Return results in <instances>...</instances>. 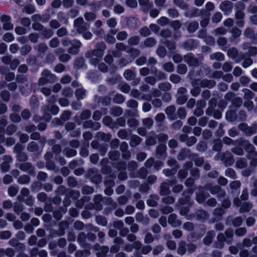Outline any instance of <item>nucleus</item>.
Masks as SVG:
<instances>
[{
	"instance_id": "f257e3e1",
	"label": "nucleus",
	"mask_w": 257,
	"mask_h": 257,
	"mask_svg": "<svg viewBox=\"0 0 257 257\" xmlns=\"http://www.w3.org/2000/svg\"><path fill=\"white\" fill-rule=\"evenodd\" d=\"M56 81V76L52 74L48 69H44L41 74V77L39 78L38 85L44 86L48 83H52Z\"/></svg>"
},
{
	"instance_id": "f03ea898",
	"label": "nucleus",
	"mask_w": 257,
	"mask_h": 257,
	"mask_svg": "<svg viewBox=\"0 0 257 257\" xmlns=\"http://www.w3.org/2000/svg\"><path fill=\"white\" fill-rule=\"evenodd\" d=\"M204 58L203 56L199 58L195 56L192 53H188L184 56V61L189 67H197L202 63Z\"/></svg>"
},
{
	"instance_id": "7ed1b4c3",
	"label": "nucleus",
	"mask_w": 257,
	"mask_h": 257,
	"mask_svg": "<svg viewBox=\"0 0 257 257\" xmlns=\"http://www.w3.org/2000/svg\"><path fill=\"white\" fill-rule=\"evenodd\" d=\"M200 188L209 191L212 194L216 195L218 199L224 198L226 195L225 191L219 185L213 186L211 183H208Z\"/></svg>"
},
{
	"instance_id": "20e7f679",
	"label": "nucleus",
	"mask_w": 257,
	"mask_h": 257,
	"mask_svg": "<svg viewBox=\"0 0 257 257\" xmlns=\"http://www.w3.org/2000/svg\"><path fill=\"white\" fill-rule=\"evenodd\" d=\"M214 159L217 161H221L226 167L231 166L234 162L232 154L229 151H226L223 153H217Z\"/></svg>"
},
{
	"instance_id": "39448f33",
	"label": "nucleus",
	"mask_w": 257,
	"mask_h": 257,
	"mask_svg": "<svg viewBox=\"0 0 257 257\" xmlns=\"http://www.w3.org/2000/svg\"><path fill=\"white\" fill-rule=\"evenodd\" d=\"M238 145L242 146L245 151L248 153V155L247 156L248 159H250L256 155L255 147L249 141L241 139H238Z\"/></svg>"
},
{
	"instance_id": "423d86ee",
	"label": "nucleus",
	"mask_w": 257,
	"mask_h": 257,
	"mask_svg": "<svg viewBox=\"0 0 257 257\" xmlns=\"http://www.w3.org/2000/svg\"><path fill=\"white\" fill-rule=\"evenodd\" d=\"M98 45L100 47V49H95L93 50H89L87 51L85 54V57L90 58L94 56L101 58L103 55V50L106 49V45L103 42H101L98 44Z\"/></svg>"
},
{
	"instance_id": "0eeeda50",
	"label": "nucleus",
	"mask_w": 257,
	"mask_h": 257,
	"mask_svg": "<svg viewBox=\"0 0 257 257\" xmlns=\"http://www.w3.org/2000/svg\"><path fill=\"white\" fill-rule=\"evenodd\" d=\"M74 27L79 34L89 29V24L84 22L82 17H79L74 21Z\"/></svg>"
},
{
	"instance_id": "6e6552de",
	"label": "nucleus",
	"mask_w": 257,
	"mask_h": 257,
	"mask_svg": "<svg viewBox=\"0 0 257 257\" xmlns=\"http://www.w3.org/2000/svg\"><path fill=\"white\" fill-rule=\"evenodd\" d=\"M238 128L242 131L246 136H251L257 132V124L253 123L249 126L245 123H241L238 125Z\"/></svg>"
},
{
	"instance_id": "1a4fd4ad",
	"label": "nucleus",
	"mask_w": 257,
	"mask_h": 257,
	"mask_svg": "<svg viewBox=\"0 0 257 257\" xmlns=\"http://www.w3.org/2000/svg\"><path fill=\"white\" fill-rule=\"evenodd\" d=\"M3 162L0 165V169L2 173H5L10 170L13 159L11 156L7 155L3 157Z\"/></svg>"
},
{
	"instance_id": "9d476101",
	"label": "nucleus",
	"mask_w": 257,
	"mask_h": 257,
	"mask_svg": "<svg viewBox=\"0 0 257 257\" xmlns=\"http://www.w3.org/2000/svg\"><path fill=\"white\" fill-rule=\"evenodd\" d=\"M19 169L23 171L26 172L31 176H35L36 172L34 166L30 162H24L19 165Z\"/></svg>"
},
{
	"instance_id": "9b49d317",
	"label": "nucleus",
	"mask_w": 257,
	"mask_h": 257,
	"mask_svg": "<svg viewBox=\"0 0 257 257\" xmlns=\"http://www.w3.org/2000/svg\"><path fill=\"white\" fill-rule=\"evenodd\" d=\"M71 47L68 49V52L72 55H77L79 52V49L82 46L81 42L77 39L72 40Z\"/></svg>"
},
{
	"instance_id": "f8f14e48",
	"label": "nucleus",
	"mask_w": 257,
	"mask_h": 257,
	"mask_svg": "<svg viewBox=\"0 0 257 257\" xmlns=\"http://www.w3.org/2000/svg\"><path fill=\"white\" fill-rule=\"evenodd\" d=\"M11 17L9 15H3L1 17L0 20L3 23V28L5 30H12L14 28L13 24L11 22Z\"/></svg>"
},
{
	"instance_id": "ddd939ff",
	"label": "nucleus",
	"mask_w": 257,
	"mask_h": 257,
	"mask_svg": "<svg viewBox=\"0 0 257 257\" xmlns=\"http://www.w3.org/2000/svg\"><path fill=\"white\" fill-rule=\"evenodd\" d=\"M219 8L225 15L228 16L232 11L233 4L229 1H225L220 4Z\"/></svg>"
},
{
	"instance_id": "4468645a",
	"label": "nucleus",
	"mask_w": 257,
	"mask_h": 257,
	"mask_svg": "<svg viewBox=\"0 0 257 257\" xmlns=\"http://www.w3.org/2000/svg\"><path fill=\"white\" fill-rule=\"evenodd\" d=\"M200 188V187L199 188V192L196 193V200L198 203L202 204L210 196V194L207 192H205L204 189Z\"/></svg>"
},
{
	"instance_id": "2eb2a0df",
	"label": "nucleus",
	"mask_w": 257,
	"mask_h": 257,
	"mask_svg": "<svg viewBox=\"0 0 257 257\" xmlns=\"http://www.w3.org/2000/svg\"><path fill=\"white\" fill-rule=\"evenodd\" d=\"M101 126L99 122H94L91 120H85L83 123V127L84 128H92L93 130H98Z\"/></svg>"
},
{
	"instance_id": "dca6fc26",
	"label": "nucleus",
	"mask_w": 257,
	"mask_h": 257,
	"mask_svg": "<svg viewBox=\"0 0 257 257\" xmlns=\"http://www.w3.org/2000/svg\"><path fill=\"white\" fill-rule=\"evenodd\" d=\"M196 41L192 39H189L181 44V47L187 51L194 49L196 45Z\"/></svg>"
},
{
	"instance_id": "f3484780",
	"label": "nucleus",
	"mask_w": 257,
	"mask_h": 257,
	"mask_svg": "<svg viewBox=\"0 0 257 257\" xmlns=\"http://www.w3.org/2000/svg\"><path fill=\"white\" fill-rule=\"evenodd\" d=\"M104 198L102 197V195L98 194L96 195L94 198L93 201L94 204L92 205L93 208H94L96 210H101L102 209V205L101 203L103 202Z\"/></svg>"
},
{
	"instance_id": "a211bd4d",
	"label": "nucleus",
	"mask_w": 257,
	"mask_h": 257,
	"mask_svg": "<svg viewBox=\"0 0 257 257\" xmlns=\"http://www.w3.org/2000/svg\"><path fill=\"white\" fill-rule=\"evenodd\" d=\"M168 223L173 227H178L182 224V222L177 219V216L174 213H172L169 216Z\"/></svg>"
},
{
	"instance_id": "6ab92c4d",
	"label": "nucleus",
	"mask_w": 257,
	"mask_h": 257,
	"mask_svg": "<svg viewBox=\"0 0 257 257\" xmlns=\"http://www.w3.org/2000/svg\"><path fill=\"white\" fill-rule=\"evenodd\" d=\"M176 107L174 105H170L167 107L165 110V112L167 115L168 118L171 120H175L177 117L175 114Z\"/></svg>"
},
{
	"instance_id": "aec40b11",
	"label": "nucleus",
	"mask_w": 257,
	"mask_h": 257,
	"mask_svg": "<svg viewBox=\"0 0 257 257\" xmlns=\"http://www.w3.org/2000/svg\"><path fill=\"white\" fill-rule=\"evenodd\" d=\"M91 111L89 109H85L82 111V112L80 114V117H76L75 120L78 124H80L81 123L82 120H87V119H89L91 117Z\"/></svg>"
},
{
	"instance_id": "412c9836",
	"label": "nucleus",
	"mask_w": 257,
	"mask_h": 257,
	"mask_svg": "<svg viewBox=\"0 0 257 257\" xmlns=\"http://www.w3.org/2000/svg\"><path fill=\"white\" fill-rule=\"evenodd\" d=\"M102 123L111 129H117L116 123L114 121L112 118L109 116H105L102 119Z\"/></svg>"
},
{
	"instance_id": "4be33fe9",
	"label": "nucleus",
	"mask_w": 257,
	"mask_h": 257,
	"mask_svg": "<svg viewBox=\"0 0 257 257\" xmlns=\"http://www.w3.org/2000/svg\"><path fill=\"white\" fill-rule=\"evenodd\" d=\"M138 1L142 10L145 12H148L154 6L153 2H150V0H138Z\"/></svg>"
},
{
	"instance_id": "5701e85b",
	"label": "nucleus",
	"mask_w": 257,
	"mask_h": 257,
	"mask_svg": "<svg viewBox=\"0 0 257 257\" xmlns=\"http://www.w3.org/2000/svg\"><path fill=\"white\" fill-rule=\"evenodd\" d=\"M226 239L222 233H220L217 236V241L214 244V247L218 248H222L226 242Z\"/></svg>"
},
{
	"instance_id": "b1692460",
	"label": "nucleus",
	"mask_w": 257,
	"mask_h": 257,
	"mask_svg": "<svg viewBox=\"0 0 257 257\" xmlns=\"http://www.w3.org/2000/svg\"><path fill=\"white\" fill-rule=\"evenodd\" d=\"M167 147L166 145L161 144L158 146L156 149V155L159 158H165L166 157Z\"/></svg>"
},
{
	"instance_id": "393cba45",
	"label": "nucleus",
	"mask_w": 257,
	"mask_h": 257,
	"mask_svg": "<svg viewBox=\"0 0 257 257\" xmlns=\"http://www.w3.org/2000/svg\"><path fill=\"white\" fill-rule=\"evenodd\" d=\"M215 232L213 230H210L207 232L206 236L203 238V242L206 245H209L212 242L215 236Z\"/></svg>"
},
{
	"instance_id": "a878e982",
	"label": "nucleus",
	"mask_w": 257,
	"mask_h": 257,
	"mask_svg": "<svg viewBox=\"0 0 257 257\" xmlns=\"http://www.w3.org/2000/svg\"><path fill=\"white\" fill-rule=\"evenodd\" d=\"M209 217L208 213L203 209H199L196 212V219L204 221Z\"/></svg>"
},
{
	"instance_id": "bb28decb",
	"label": "nucleus",
	"mask_w": 257,
	"mask_h": 257,
	"mask_svg": "<svg viewBox=\"0 0 257 257\" xmlns=\"http://www.w3.org/2000/svg\"><path fill=\"white\" fill-rule=\"evenodd\" d=\"M157 135L154 132H151L146 140V144L147 146H153L157 143Z\"/></svg>"
},
{
	"instance_id": "cd10ccee",
	"label": "nucleus",
	"mask_w": 257,
	"mask_h": 257,
	"mask_svg": "<svg viewBox=\"0 0 257 257\" xmlns=\"http://www.w3.org/2000/svg\"><path fill=\"white\" fill-rule=\"evenodd\" d=\"M185 26L189 33H194L199 28V24L196 21H192L189 23H186Z\"/></svg>"
},
{
	"instance_id": "c85d7f7f",
	"label": "nucleus",
	"mask_w": 257,
	"mask_h": 257,
	"mask_svg": "<svg viewBox=\"0 0 257 257\" xmlns=\"http://www.w3.org/2000/svg\"><path fill=\"white\" fill-rule=\"evenodd\" d=\"M170 193L169 183L166 182H163L160 186V195H167Z\"/></svg>"
},
{
	"instance_id": "c756f323",
	"label": "nucleus",
	"mask_w": 257,
	"mask_h": 257,
	"mask_svg": "<svg viewBox=\"0 0 257 257\" xmlns=\"http://www.w3.org/2000/svg\"><path fill=\"white\" fill-rule=\"evenodd\" d=\"M159 199V197L158 195H151L147 201V205L151 207H156L158 205L157 201Z\"/></svg>"
},
{
	"instance_id": "7c9ffc66",
	"label": "nucleus",
	"mask_w": 257,
	"mask_h": 257,
	"mask_svg": "<svg viewBox=\"0 0 257 257\" xmlns=\"http://www.w3.org/2000/svg\"><path fill=\"white\" fill-rule=\"evenodd\" d=\"M142 141L143 140L141 138L137 135H134L131 137L130 145L131 147H136L138 146Z\"/></svg>"
},
{
	"instance_id": "2f4dec72",
	"label": "nucleus",
	"mask_w": 257,
	"mask_h": 257,
	"mask_svg": "<svg viewBox=\"0 0 257 257\" xmlns=\"http://www.w3.org/2000/svg\"><path fill=\"white\" fill-rule=\"evenodd\" d=\"M216 84V82L213 80L203 79L201 81L200 86L202 87L211 88Z\"/></svg>"
},
{
	"instance_id": "473e14b6",
	"label": "nucleus",
	"mask_w": 257,
	"mask_h": 257,
	"mask_svg": "<svg viewBox=\"0 0 257 257\" xmlns=\"http://www.w3.org/2000/svg\"><path fill=\"white\" fill-rule=\"evenodd\" d=\"M139 21L133 17L129 18L127 21V25L130 29H136L138 27Z\"/></svg>"
},
{
	"instance_id": "72a5a7b5",
	"label": "nucleus",
	"mask_w": 257,
	"mask_h": 257,
	"mask_svg": "<svg viewBox=\"0 0 257 257\" xmlns=\"http://www.w3.org/2000/svg\"><path fill=\"white\" fill-rule=\"evenodd\" d=\"M225 117L228 121L233 122L235 121L237 119L236 112L232 110H228L226 112Z\"/></svg>"
},
{
	"instance_id": "f704fd0d",
	"label": "nucleus",
	"mask_w": 257,
	"mask_h": 257,
	"mask_svg": "<svg viewBox=\"0 0 257 257\" xmlns=\"http://www.w3.org/2000/svg\"><path fill=\"white\" fill-rule=\"evenodd\" d=\"M247 166V162L245 158H241L236 161L235 167L240 169H244Z\"/></svg>"
},
{
	"instance_id": "c9c22d12",
	"label": "nucleus",
	"mask_w": 257,
	"mask_h": 257,
	"mask_svg": "<svg viewBox=\"0 0 257 257\" xmlns=\"http://www.w3.org/2000/svg\"><path fill=\"white\" fill-rule=\"evenodd\" d=\"M190 157L191 159H195L194 160L195 164L196 166L198 167L201 166L204 163L203 158L202 157H198V155L197 154L193 153L191 155H190Z\"/></svg>"
},
{
	"instance_id": "e433bc0d",
	"label": "nucleus",
	"mask_w": 257,
	"mask_h": 257,
	"mask_svg": "<svg viewBox=\"0 0 257 257\" xmlns=\"http://www.w3.org/2000/svg\"><path fill=\"white\" fill-rule=\"evenodd\" d=\"M190 154V150L187 148L182 149L177 156L179 160H185Z\"/></svg>"
},
{
	"instance_id": "4c0bfd02",
	"label": "nucleus",
	"mask_w": 257,
	"mask_h": 257,
	"mask_svg": "<svg viewBox=\"0 0 257 257\" xmlns=\"http://www.w3.org/2000/svg\"><path fill=\"white\" fill-rule=\"evenodd\" d=\"M187 251L186 243L184 241H181L178 244L177 253L179 255H183L185 254Z\"/></svg>"
},
{
	"instance_id": "58836bf2",
	"label": "nucleus",
	"mask_w": 257,
	"mask_h": 257,
	"mask_svg": "<svg viewBox=\"0 0 257 257\" xmlns=\"http://www.w3.org/2000/svg\"><path fill=\"white\" fill-rule=\"evenodd\" d=\"M86 238V234L83 232H81L78 234L77 240L82 247H85L87 245L85 242Z\"/></svg>"
},
{
	"instance_id": "ea45409f",
	"label": "nucleus",
	"mask_w": 257,
	"mask_h": 257,
	"mask_svg": "<svg viewBox=\"0 0 257 257\" xmlns=\"http://www.w3.org/2000/svg\"><path fill=\"white\" fill-rule=\"evenodd\" d=\"M244 35L248 38L252 39L253 41L256 40V34L254 31L250 28H247L244 32Z\"/></svg>"
},
{
	"instance_id": "a19ab883",
	"label": "nucleus",
	"mask_w": 257,
	"mask_h": 257,
	"mask_svg": "<svg viewBox=\"0 0 257 257\" xmlns=\"http://www.w3.org/2000/svg\"><path fill=\"white\" fill-rule=\"evenodd\" d=\"M247 55V53L241 54V59H244L242 63V66L244 68H247L253 63V60L250 57L245 58V56Z\"/></svg>"
},
{
	"instance_id": "79ce46f5",
	"label": "nucleus",
	"mask_w": 257,
	"mask_h": 257,
	"mask_svg": "<svg viewBox=\"0 0 257 257\" xmlns=\"http://www.w3.org/2000/svg\"><path fill=\"white\" fill-rule=\"evenodd\" d=\"M123 110L119 106H114L110 109V114L114 116H119L122 114Z\"/></svg>"
},
{
	"instance_id": "37998d69",
	"label": "nucleus",
	"mask_w": 257,
	"mask_h": 257,
	"mask_svg": "<svg viewBox=\"0 0 257 257\" xmlns=\"http://www.w3.org/2000/svg\"><path fill=\"white\" fill-rule=\"evenodd\" d=\"M86 91L83 88H78L75 90V94L78 100L83 99L86 95Z\"/></svg>"
},
{
	"instance_id": "c03bdc74",
	"label": "nucleus",
	"mask_w": 257,
	"mask_h": 257,
	"mask_svg": "<svg viewBox=\"0 0 257 257\" xmlns=\"http://www.w3.org/2000/svg\"><path fill=\"white\" fill-rule=\"evenodd\" d=\"M157 44L156 40L152 37H149L146 39L144 42L145 47L151 48L154 47Z\"/></svg>"
},
{
	"instance_id": "a18cd8bd",
	"label": "nucleus",
	"mask_w": 257,
	"mask_h": 257,
	"mask_svg": "<svg viewBox=\"0 0 257 257\" xmlns=\"http://www.w3.org/2000/svg\"><path fill=\"white\" fill-rule=\"evenodd\" d=\"M210 59L212 60L222 61L224 60V55L221 52H215L210 55Z\"/></svg>"
},
{
	"instance_id": "49530a36",
	"label": "nucleus",
	"mask_w": 257,
	"mask_h": 257,
	"mask_svg": "<svg viewBox=\"0 0 257 257\" xmlns=\"http://www.w3.org/2000/svg\"><path fill=\"white\" fill-rule=\"evenodd\" d=\"M34 48L40 54L45 53L48 49V47L47 45L43 43L38 44L34 47Z\"/></svg>"
},
{
	"instance_id": "de8ad7c7",
	"label": "nucleus",
	"mask_w": 257,
	"mask_h": 257,
	"mask_svg": "<svg viewBox=\"0 0 257 257\" xmlns=\"http://www.w3.org/2000/svg\"><path fill=\"white\" fill-rule=\"evenodd\" d=\"M159 89L162 91H168L172 88L171 84L168 82H162L158 84Z\"/></svg>"
},
{
	"instance_id": "09e8293b",
	"label": "nucleus",
	"mask_w": 257,
	"mask_h": 257,
	"mask_svg": "<svg viewBox=\"0 0 257 257\" xmlns=\"http://www.w3.org/2000/svg\"><path fill=\"white\" fill-rule=\"evenodd\" d=\"M245 6L243 4H240V9L237 10L235 14V19H244L245 14L242 10L244 9Z\"/></svg>"
},
{
	"instance_id": "8fccbe9b",
	"label": "nucleus",
	"mask_w": 257,
	"mask_h": 257,
	"mask_svg": "<svg viewBox=\"0 0 257 257\" xmlns=\"http://www.w3.org/2000/svg\"><path fill=\"white\" fill-rule=\"evenodd\" d=\"M124 77L127 80H131L134 79L136 76V74L135 72L133 71L131 69H127L126 70L124 73H123Z\"/></svg>"
},
{
	"instance_id": "3c124183",
	"label": "nucleus",
	"mask_w": 257,
	"mask_h": 257,
	"mask_svg": "<svg viewBox=\"0 0 257 257\" xmlns=\"http://www.w3.org/2000/svg\"><path fill=\"white\" fill-rule=\"evenodd\" d=\"M97 137L104 142H108L111 138V136L109 134H105L103 132H98L97 133Z\"/></svg>"
},
{
	"instance_id": "603ef678",
	"label": "nucleus",
	"mask_w": 257,
	"mask_h": 257,
	"mask_svg": "<svg viewBox=\"0 0 257 257\" xmlns=\"http://www.w3.org/2000/svg\"><path fill=\"white\" fill-rule=\"evenodd\" d=\"M225 237L226 239V242L230 244L232 242V238L233 236V231L232 229H227L225 231Z\"/></svg>"
},
{
	"instance_id": "864d4df0",
	"label": "nucleus",
	"mask_w": 257,
	"mask_h": 257,
	"mask_svg": "<svg viewBox=\"0 0 257 257\" xmlns=\"http://www.w3.org/2000/svg\"><path fill=\"white\" fill-rule=\"evenodd\" d=\"M53 35L54 32L50 29L44 28L41 32V35L46 39L50 38Z\"/></svg>"
},
{
	"instance_id": "5fc2aeb1",
	"label": "nucleus",
	"mask_w": 257,
	"mask_h": 257,
	"mask_svg": "<svg viewBox=\"0 0 257 257\" xmlns=\"http://www.w3.org/2000/svg\"><path fill=\"white\" fill-rule=\"evenodd\" d=\"M30 177L27 175H23L20 176L17 182L20 184H27L30 182Z\"/></svg>"
},
{
	"instance_id": "6e6d98bb",
	"label": "nucleus",
	"mask_w": 257,
	"mask_h": 257,
	"mask_svg": "<svg viewBox=\"0 0 257 257\" xmlns=\"http://www.w3.org/2000/svg\"><path fill=\"white\" fill-rule=\"evenodd\" d=\"M116 174H110L109 178H107L104 182L105 186L112 187L114 185V181L111 178H115L116 177Z\"/></svg>"
},
{
	"instance_id": "4d7b16f0",
	"label": "nucleus",
	"mask_w": 257,
	"mask_h": 257,
	"mask_svg": "<svg viewBox=\"0 0 257 257\" xmlns=\"http://www.w3.org/2000/svg\"><path fill=\"white\" fill-rule=\"evenodd\" d=\"M42 113L43 114V117L46 120H50L51 118V115L49 114L50 107L48 105H44L41 108Z\"/></svg>"
},
{
	"instance_id": "13d9d810",
	"label": "nucleus",
	"mask_w": 257,
	"mask_h": 257,
	"mask_svg": "<svg viewBox=\"0 0 257 257\" xmlns=\"http://www.w3.org/2000/svg\"><path fill=\"white\" fill-rule=\"evenodd\" d=\"M109 251V247L107 246H102L99 251L96 253L97 257H106Z\"/></svg>"
},
{
	"instance_id": "bf43d9fd",
	"label": "nucleus",
	"mask_w": 257,
	"mask_h": 257,
	"mask_svg": "<svg viewBox=\"0 0 257 257\" xmlns=\"http://www.w3.org/2000/svg\"><path fill=\"white\" fill-rule=\"evenodd\" d=\"M140 39L138 36L131 37L127 40V43L130 46H136L140 43Z\"/></svg>"
},
{
	"instance_id": "052dcab7",
	"label": "nucleus",
	"mask_w": 257,
	"mask_h": 257,
	"mask_svg": "<svg viewBox=\"0 0 257 257\" xmlns=\"http://www.w3.org/2000/svg\"><path fill=\"white\" fill-rule=\"evenodd\" d=\"M242 91L244 93L243 98L247 100L252 98L255 95L252 91L247 88H244Z\"/></svg>"
},
{
	"instance_id": "680f3d73",
	"label": "nucleus",
	"mask_w": 257,
	"mask_h": 257,
	"mask_svg": "<svg viewBox=\"0 0 257 257\" xmlns=\"http://www.w3.org/2000/svg\"><path fill=\"white\" fill-rule=\"evenodd\" d=\"M165 118V115L163 113H159L157 114L155 118L157 125L159 126H161Z\"/></svg>"
},
{
	"instance_id": "e2e57ef3",
	"label": "nucleus",
	"mask_w": 257,
	"mask_h": 257,
	"mask_svg": "<svg viewBox=\"0 0 257 257\" xmlns=\"http://www.w3.org/2000/svg\"><path fill=\"white\" fill-rule=\"evenodd\" d=\"M187 71V67L185 64H180L177 67V72L179 74L185 75Z\"/></svg>"
},
{
	"instance_id": "0e129e2a",
	"label": "nucleus",
	"mask_w": 257,
	"mask_h": 257,
	"mask_svg": "<svg viewBox=\"0 0 257 257\" xmlns=\"http://www.w3.org/2000/svg\"><path fill=\"white\" fill-rule=\"evenodd\" d=\"M19 191V187L17 186L12 185L9 187L8 190V194L11 197L15 196Z\"/></svg>"
},
{
	"instance_id": "69168bd1",
	"label": "nucleus",
	"mask_w": 257,
	"mask_h": 257,
	"mask_svg": "<svg viewBox=\"0 0 257 257\" xmlns=\"http://www.w3.org/2000/svg\"><path fill=\"white\" fill-rule=\"evenodd\" d=\"M13 210L17 215H19L23 212L24 205L19 203H15L13 205Z\"/></svg>"
},
{
	"instance_id": "338daca9",
	"label": "nucleus",
	"mask_w": 257,
	"mask_h": 257,
	"mask_svg": "<svg viewBox=\"0 0 257 257\" xmlns=\"http://www.w3.org/2000/svg\"><path fill=\"white\" fill-rule=\"evenodd\" d=\"M252 208V205L248 202H244L242 204L239 209L240 213L249 211Z\"/></svg>"
},
{
	"instance_id": "774afa93",
	"label": "nucleus",
	"mask_w": 257,
	"mask_h": 257,
	"mask_svg": "<svg viewBox=\"0 0 257 257\" xmlns=\"http://www.w3.org/2000/svg\"><path fill=\"white\" fill-rule=\"evenodd\" d=\"M57 16L59 22L65 25L67 24L68 22V18L66 17L64 13L62 12H59L57 13Z\"/></svg>"
}]
</instances>
